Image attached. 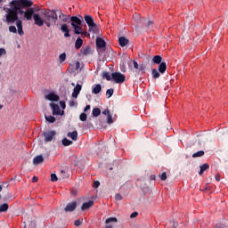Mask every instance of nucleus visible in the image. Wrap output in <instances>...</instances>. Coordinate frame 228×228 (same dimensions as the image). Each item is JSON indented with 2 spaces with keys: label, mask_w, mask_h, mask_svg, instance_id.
Segmentation results:
<instances>
[{
  "label": "nucleus",
  "mask_w": 228,
  "mask_h": 228,
  "mask_svg": "<svg viewBox=\"0 0 228 228\" xmlns=\"http://www.w3.org/2000/svg\"><path fill=\"white\" fill-rule=\"evenodd\" d=\"M92 206H94V200H89L87 202L83 203L81 209H82V211H86V210L90 209V208H92Z\"/></svg>",
  "instance_id": "f3484780"
},
{
  "label": "nucleus",
  "mask_w": 228,
  "mask_h": 228,
  "mask_svg": "<svg viewBox=\"0 0 228 228\" xmlns=\"http://www.w3.org/2000/svg\"><path fill=\"white\" fill-rule=\"evenodd\" d=\"M3 54H6V50L4 48H0V57L3 56Z\"/></svg>",
  "instance_id": "8fccbe9b"
},
{
  "label": "nucleus",
  "mask_w": 228,
  "mask_h": 228,
  "mask_svg": "<svg viewBox=\"0 0 228 228\" xmlns=\"http://www.w3.org/2000/svg\"><path fill=\"white\" fill-rule=\"evenodd\" d=\"M86 118H88L86 113L83 112L80 114L79 119L81 120V122H86Z\"/></svg>",
  "instance_id": "f704fd0d"
},
{
  "label": "nucleus",
  "mask_w": 228,
  "mask_h": 228,
  "mask_svg": "<svg viewBox=\"0 0 228 228\" xmlns=\"http://www.w3.org/2000/svg\"><path fill=\"white\" fill-rule=\"evenodd\" d=\"M44 161V156L42 155H37L33 159V165H40Z\"/></svg>",
  "instance_id": "aec40b11"
},
{
  "label": "nucleus",
  "mask_w": 228,
  "mask_h": 228,
  "mask_svg": "<svg viewBox=\"0 0 228 228\" xmlns=\"http://www.w3.org/2000/svg\"><path fill=\"white\" fill-rule=\"evenodd\" d=\"M69 106H76V102H74V101H70L69 102Z\"/></svg>",
  "instance_id": "69168bd1"
},
{
  "label": "nucleus",
  "mask_w": 228,
  "mask_h": 228,
  "mask_svg": "<svg viewBox=\"0 0 228 228\" xmlns=\"http://www.w3.org/2000/svg\"><path fill=\"white\" fill-rule=\"evenodd\" d=\"M83 86L79 84H77V86L73 89L72 97L73 99H77V95L81 93V89Z\"/></svg>",
  "instance_id": "2eb2a0df"
},
{
  "label": "nucleus",
  "mask_w": 228,
  "mask_h": 228,
  "mask_svg": "<svg viewBox=\"0 0 228 228\" xmlns=\"http://www.w3.org/2000/svg\"><path fill=\"white\" fill-rule=\"evenodd\" d=\"M79 67H81V63L79 61L76 62V70H77V69H79Z\"/></svg>",
  "instance_id": "bf43d9fd"
},
{
  "label": "nucleus",
  "mask_w": 228,
  "mask_h": 228,
  "mask_svg": "<svg viewBox=\"0 0 228 228\" xmlns=\"http://www.w3.org/2000/svg\"><path fill=\"white\" fill-rule=\"evenodd\" d=\"M115 199L116 200H122L123 199L122 194L120 193L116 194Z\"/></svg>",
  "instance_id": "49530a36"
},
{
  "label": "nucleus",
  "mask_w": 228,
  "mask_h": 228,
  "mask_svg": "<svg viewBox=\"0 0 228 228\" xmlns=\"http://www.w3.org/2000/svg\"><path fill=\"white\" fill-rule=\"evenodd\" d=\"M61 143L64 147H69V145H72L74 143V142L69 140L67 137H64L61 140Z\"/></svg>",
  "instance_id": "a878e982"
},
{
  "label": "nucleus",
  "mask_w": 228,
  "mask_h": 228,
  "mask_svg": "<svg viewBox=\"0 0 228 228\" xmlns=\"http://www.w3.org/2000/svg\"><path fill=\"white\" fill-rule=\"evenodd\" d=\"M204 154H205L204 151H199L192 154V158H202Z\"/></svg>",
  "instance_id": "473e14b6"
},
{
  "label": "nucleus",
  "mask_w": 228,
  "mask_h": 228,
  "mask_svg": "<svg viewBox=\"0 0 228 228\" xmlns=\"http://www.w3.org/2000/svg\"><path fill=\"white\" fill-rule=\"evenodd\" d=\"M51 181L52 183H56V181H58V176L56 175V174L51 175Z\"/></svg>",
  "instance_id": "79ce46f5"
},
{
  "label": "nucleus",
  "mask_w": 228,
  "mask_h": 228,
  "mask_svg": "<svg viewBox=\"0 0 228 228\" xmlns=\"http://www.w3.org/2000/svg\"><path fill=\"white\" fill-rule=\"evenodd\" d=\"M118 44H119L120 47H126V45H127V44H129V39L126 38V37H120L118 38Z\"/></svg>",
  "instance_id": "6ab92c4d"
},
{
  "label": "nucleus",
  "mask_w": 228,
  "mask_h": 228,
  "mask_svg": "<svg viewBox=\"0 0 228 228\" xmlns=\"http://www.w3.org/2000/svg\"><path fill=\"white\" fill-rule=\"evenodd\" d=\"M200 170L199 172V175H202V174H204V172H206V170H209V164L205 163V164L201 165L200 167Z\"/></svg>",
  "instance_id": "5701e85b"
},
{
  "label": "nucleus",
  "mask_w": 228,
  "mask_h": 228,
  "mask_svg": "<svg viewBox=\"0 0 228 228\" xmlns=\"http://www.w3.org/2000/svg\"><path fill=\"white\" fill-rule=\"evenodd\" d=\"M33 4L30 0H12L10 2L11 6H16L18 10L20 8H29Z\"/></svg>",
  "instance_id": "20e7f679"
},
{
  "label": "nucleus",
  "mask_w": 228,
  "mask_h": 228,
  "mask_svg": "<svg viewBox=\"0 0 228 228\" xmlns=\"http://www.w3.org/2000/svg\"><path fill=\"white\" fill-rule=\"evenodd\" d=\"M33 20H34V24L36 26H38V28H42V26L45 24V20H44L39 13H34Z\"/></svg>",
  "instance_id": "423d86ee"
},
{
  "label": "nucleus",
  "mask_w": 228,
  "mask_h": 228,
  "mask_svg": "<svg viewBox=\"0 0 228 228\" xmlns=\"http://www.w3.org/2000/svg\"><path fill=\"white\" fill-rule=\"evenodd\" d=\"M78 17L77 16H72L70 18L72 28H75L77 26H81V24H83V16L78 15Z\"/></svg>",
  "instance_id": "0eeeda50"
},
{
  "label": "nucleus",
  "mask_w": 228,
  "mask_h": 228,
  "mask_svg": "<svg viewBox=\"0 0 228 228\" xmlns=\"http://www.w3.org/2000/svg\"><path fill=\"white\" fill-rule=\"evenodd\" d=\"M120 70L121 72H126V66L120 65Z\"/></svg>",
  "instance_id": "4d7b16f0"
},
{
  "label": "nucleus",
  "mask_w": 228,
  "mask_h": 228,
  "mask_svg": "<svg viewBox=\"0 0 228 228\" xmlns=\"http://www.w3.org/2000/svg\"><path fill=\"white\" fill-rule=\"evenodd\" d=\"M77 208V202L72 201L71 203H69L65 207L64 211L66 213H72V211H74Z\"/></svg>",
  "instance_id": "f8f14e48"
},
{
  "label": "nucleus",
  "mask_w": 228,
  "mask_h": 228,
  "mask_svg": "<svg viewBox=\"0 0 228 228\" xmlns=\"http://www.w3.org/2000/svg\"><path fill=\"white\" fill-rule=\"evenodd\" d=\"M159 179H160V181H167V172H163V173L159 175Z\"/></svg>",
  "instance_id": "ea45409f"
},
{
  "label": "nucleus",
  "mask_w": 228,
  "mask_h": 228,
  "mask_svg": "<svg viewBox=\"0 0 228 228\" xmlns=\"http://www.w3.org/2000/svg\"><path fill=\"white\" fill-rule=\"evenodd\" d=\"M99 186H101V182H99V181H94V188H99Z\"/></svg>",
  "instance_id": "09e8293b"
},
{
  "label": "nucleus",
  "mask_w": 228,
  "mask_h": 228,
  "mask_svg": "<svg viewBox=\"0 0 228 228\" xmlns=\"http://www.w3.org/2000/svg\"><path fill=\"white\" fill-rule=\"evenodd\" d=\"M45 17V24L47 28H51V24H56L58 22V14L54 10H48L43 12Z\"/></svg>",
  "instance_id": "f257e3e1"
},
{
  "label": "nucleus",
  "mask_w": 228,
  "mask_h": 228,
  "mask_svg": "<svg viewBox=\"0 0 228 228\" xmlns=\"http://www.w3.org/2000/svg\"><path fill=\"white\" fill-rule=\"evenodd\" d=\"M96 47L97 49H100V51H106V41L101 37H98L96 39Z\"/></svg>",
  "instance_id": "9b49d317"
},
{
  "label": "nucleus",
  "mask_w": 228,
  "mask_h": 228,
  "mask_svg": "<svg viewBox=\"0 0 228 228\" xmlns=\"http://www.w3.org/2000/svg\"><path fill=\"white\" fill-rule=\"evenodd\" d=\"M68 138H71V140H73V142H77V131H73V132H69L67 134Z\"/></svg>",
  "instance_id": "4be33fe9"
},
{
  "label": "nucleus",
  "mask_w": 228,
  "mask_h": 228,
  "mask_svg": "<svg viewBox=\"0 0 228 228\" xmlns=\"http://www.w3.org/2000/svg\"><path fill=\"white\" fill-rule=\"evenodd\" d=\"M50 106L53 110V115H61L63 116L65 111L60 110V106L56 103H50Z\"/></svg>",
  "instance_id": "9d476101"
},
{
  "label": "nucleus",
  "mask_w": 228,
  "mask_h": 228,
  "mask_svg": "<svg viewBox=\"0 0 228 228\" xmlns=\"http://www.w3.org/2000/svg\"><path fill=\"white\" fill-rule=\"evenodd\" d=\"M102 115H107V116L110 115V110L106 109L105 110H103Z\"/></svg>",
  "instance_id": "603ef678"
},
{
  "label": "nucleus",
  "mask_w": 228,
  "mask_h": 228,
  "mask_svg": "<svg viewBox=\"0 0 228 228\" xmlns=\"http://www.w3.org/2000/svg\"><path fill=\"white\" fill-rule=\"evenodd\" d=\"M29 226L33 228H37V221L35 220L30 221Z\"/></svg>",
  "instance_id": "a18cd8bd"
},
{
  "label": "nucleus",
  "mask_w": 228,
  "mask_h": 228,
  "mask_svg": "<svg viewBox=\"0 0 228 228\" xmlns=\"http://www.w3.org/2000/svg\"><path fill=\"white\" fill-rule=\"evenodd\" d=\"M139 18V15L138 14H134V19H138Z\"/></svg>",
  "instance_id": "774afa93"
},
{
  "label": "nucleus",
  "mask_w": 228,
  "mask_h": 228,
  "mask_svg": "<svg viewBox=\"0 0 228 228\" xmlns=\"http://www.w3.org/2000/svg\"><path fill=\"white\" fill-rule=\"evenodd\" d=\"M177 227H179V224L174 222V224H173V228H177Z\"/></svg>",
  "instance_id": "0e129e2a"
},
{
  "label": "nucleus",
  "mask_w": 228,
  "mask_h": 228,
  "mask_svg": "<svg viewBox=\"0 0 228 228\" xmlns=\"http://www.w3.org/2000/svg\"><path fill=\"white\" fill-rule=\"evenodd\" d=\"M10 33H17V28L15 26L9 27Z\"/></svg>",
  "instance_id": "c03bdc74"
},
{
  "label": "nucleus",
  "mask_w": 228,
  "mask_h": 228,
  "mask_svg": "<svg viewBox=\"0 0 228 228\" xmlns=\"http://www.w3.org/2000/svg\"><path fill=\"white\" fill-rule=\"evenodd\" d=\"M107 123L113 124V116H111V114L107 116Z\"/></svg>",
  "instance_id": "a19ab883"
},
{
  "label": "nucleus",
  "mask_w": 228,
  "mask_h": 228,
  "mask_svg": "<svg viewBox=\"0 0 228 228\" xmlns=\"http://www.w3.org/2000/svg\"><path fill=\"white\" fill-rule=\"evenodd\" d=\"M81 35H84V37H90V33L88 32H82Z\"/></svg>",
  "instance_id": "680f3d73"
},
{
  "label": "nucleus",
  "mask_w": 228,
  "mask_h": 228,
  "mask_svg": "<svg viewBox=\"0 0 228 228\" xmlns=\"http://www.w3.org/2000/svg\"><path fill=\"white\" fill-rule=\"evenodd\" d=\"M92 54H94V49L88 45L83 46L80 50V56H90Z\"/></svg>",
  "instance_id": "6e6552de"
},
{
  "label": "nucleus",
  "mask_w": 228,
  "mask_h": 228,
  "mask_svg": "<svg viewBox=\"0 0 228 228\" xmlns=\"http://www.w3.org/2000/svg\"><path fill=\"white\" fill-rule=\"evenodd\" d=\"M21 8H23V7H20V9H18V12L20 13V15L25 14V12H26L22 11Z\"/></svg>",
  "instance_id": "5fc2aeb1"
},
{
  "label": "nucleus",
  "mask_w": 228,
  "mask_h": 228,
  "mask_svg": "<svg viewBox=\"0 0 228 228\" xmlns=\"http://www.w3.org/2000/svg\"><path fill=\"white\" fill-rule=\"evenodd\" d=\"M216 180L220 181V175H216Z\"/></svg>",
  "instance_id": "338daca9"
},
{
  "label": "nucleus",
  "mask_w": 228,
  "mask_h": 228,
  "mask_svg": "<svg viewBox=\"0 0 228 228\" xmlns=\"http://www.w3.org/2000/svg\"><path fill=\"white\" fill-rule=\"evenodd\" d=\"M83 45V39L81 37H77L75 42V49H81Z\"/></svg>",
  "instance_id": "bb28decb"
},
{
  "label": "nucleus",
  "mask_w": 228,
  "mask_h": 228,
  "mask_svg": "<svg viewBox=\"0 0 228 228\" xmlns=\"http://www.w3.org/2000/svg\"><path fill=\"white\" fill-rule=\"evenodd\" d=\"M9 208L10 206L8 205V203H4L0 205V213H6V211H8Z\"/></svg>",
  "instance_id": "cd10ccee"
},
{
  "label": "nucleus",
  "mask_w": 228,
  "mask_h": 228,
  "mask_svg": "<svg viewBox=\"0 0 228 228\" xmlns=\"http://www.w3.org/2000/svg\"><path fill=\"white\" fill-rule=\"evenodd\" d=\"M150 179H151V181H156V175H151L150 176Z\"/></svg>",
  "instance_id": "052dcab7"
},
{
  "label": "nucleus",
  "mask_w": 228,
  "mask_h": 228,
  "mask_svg": "<svg viewBox=\"0 0 228 228\" xmlns=\"http://www.w3.org/2000/svg\"><path fill=\"white\" fill-rule=\"evenodd\" d=\"M215 228H228L227 222L223 221L216 224Z\"/></svg>",
  "instance_id": "2f4dec72"
},
{
  "label": "nucleus",
  "mask_w": 228,
  "mask_h": 228,
  "mask_svg": "<svg viewBox=\"0 0 228 228\" xmlns=\"http://www.w3.org/2000/svg\"><path fill=\"white\" fill-rule=\"evenodd\" d=\"M60 63H63L67 60V53H63L59 56Z\"/></svg>",
  "instance_id": "c9c22d12"
},
{
  "label": "nucleus",
  "mask_w": 228,
  "mask_h": 228,
  "mask_svg": "<svg viewBox=\"0 0 228 228\" xmlns=\"http://www.w3.org/2000/svg\"><path fill=\"white\" fill-rule=\"evenodd\" d=\"M112 80L118 85H122V83H126V75L120 72H114L112 73Z\"/></svg>",
  "instance_id": "39448f33"
},
{
  "label": "nucleus",
  "mask_w": 228,
  "mask_h": 228,
  "mask_svg": "<svg viewBox=\"0 0 228 228\" xmlns=\"http://www.w3.org/2000/svg\"><path fill=\"white\" fill-rule=\"evenodd\" d=\"M37 182H38V177L33 176L32 183H37Z\"/></svg>",
  "instance_id": "13d9d810"
},
{
  "label": "nucleus",
  "mask_w": 228,
  "mask_h": 228,
  "mask_svg": "<svg viewBox=\"0 0 228 228\" xmlns=\"http://www.w3.org/2000/svg\"><path fill=\"white\" fill-rule=\"evenodd\" d=\"M102 78H103V79H106L107 81H111V79H113L112 77L110 76V73H108V72H106V71H104V72L102 73Z\"/></svg>",
  "instance_id": "72a5a7b5"
},
{
  "label": "nucleus",
  "mask_w": 228,
  "mask_h": 228,
  "mask_svg": "<svg viewBox=\"0 0 228 228\" xmlns=\"http://www.w3.org/2000/svg\"><path fill=\"white\" fill-rule=\"evenodd\" d=\"M113 222H118L117 217H109L105 220V224H111Z\"/></svg>",
  "instance_id": "4c0bfd02"
},
{
  "label": "nucleus",
  "mask_w": 228,
  "mask_h": 228,
  "mask_svg": "<svg viewBox=\"0 0 228 228\" xmlns=\"http://www.w3.org/2000/svg\"><path fill=\"white\" fill-rule=\"evenodd\" d=\"M6 22L13 24L19 20V9L16 6H11L7 8L5 14Z\"/></svg>",
  "instance_id": "f03ea898"
},
{
  "label": "nucleus",
  "mask_w": 228,
  "mask_h": 228,
  "mask_svg": "<svg viewBox=\"0 0 228 228\" xmlns=\"http://www.w3.org/2000/svg\"><path fill=\"white\" fill-rule=\"evenodd\" d=\"M152 24H154V22L152 20H148L147 21V28H151V26H152Z\"/></svg>",
  "instance_id": "864d4df0"
},
{
  "label": "nucleus",
  "mask_w": 228,
  "mask_h": 228,
  "mask_svg": "<svg viewBox=\"0 0 228 228\" xmlns=\"http://www.w3.org/2000/svg\"><path fill=\"white\" fill-rule=\"evenodd\" d=\"M44 136H45V142H53V140L56 136V131L52 130V131L45 132Z\"/></svg>",
  "instance_id": "1a4fd4ad"
},
{
  "label": "nucleus",
  "mask_w": 228,
  "mask_h": 228,
  "mask_svg": "<svg viewBox=\"0 0 228 228\" xmlns=\"http://www.w3.org/2000/svg\"><path fill=\"white\" fill-rule=\"evenodd\" d=\"M151 76H152L153 79H158V78H159V77L161 76V74H159V72L158 71V69H151Z\"/></svg>",
  "instance_id": "7c9ffc66"
},
{
  "label": "nucleus",
  "mask_w": 228,
  "mask_h": 228,
  "mask_svg": "<svg viewBox=\"0 0 228 228\" xmlns=\"http://www.w3.org/2000/svg\"><path fill=\"white\" fill-rule=\"evenodd\" d=\"M60 106L62 110H65V108H67V105L65 104V102L63 101H61L60 102Z\"/></svg>",
  "instance_id": "de8ad7c7"
},
{
  "label": "nucleus",
  "mask_w": 228,
  "mask_h": 228,
  "mask_svg": "<svg viewBox=\"0 0 228 228\" xmlns=\"http://www.w3.org/2000/svg\"><path fill=\"white\" fill-rule=\"evenodd\" d=\"M88 110H90V105H86L84 109V111L86 112Z\"/></svg>",
  "instance_id": "e2e57ef3"
},
{
  "label": "nucleus",
  "mask_w": 228,
  "mask_h": 228,
  "mask_svg": "<svg viewBox=\"0 0 228 228\" xmlns=\"http://www.w3.org/2000/svg\"><path fill=\"white\" fill-rule=\"evenodd\" d=\"M84 20L89 28V33H93L94 35H99V26H97V23L94 21V17H92V15L86 14L84 16Z\"/></svg>",
  "instance_id": "7ed1b4c3"
},
{
  "label": "nucleus",
  "mask_w": 228,
  "mask_h": 228,
  "mask_svg": "<svg viewBox=\"0 0 228 228\" xmlns=\"http://www.w3.org/2000/svg\"><path fill=\"white\" fill-rule=\"evenodd\" d=\"M35 14V10L33 8L28 9L27 12H25L24 17L27 19V20H31L33 19V15Z\"/></svg>",
  "instance_id": "dca6fc26"
},
{
  "label": "nucleus",
  "mask_w": 228,
  "mask_h": 228,
  "mask_svg": "<svg viewBox=\"0 0 228 228\" xmlns=\"http://www.w3.org/2000/svg\"><path fill=\"white\" fill-rule=\"evenodd\" d=\"M75 227H80V225H83V221L77 219L74 223Z\"/></svg>",
  "instance_id": "37998d69"
},
{
  "label": "nucleus",
  "mask_w": 228,
  "mask_h": 228,
  "mask_svg": "<svg viewBox=\"0 0 228 228\" xmlns=\"http://www.w3.org/2000/svg\"><path fill=\"white\" fill-rule=\"evenodd\" d=\"M102 90V86L101 84H97L93 86L92 94H94V95H97L98 94H101V91Z\"/></svg>",
  "instance_id": "a211bd4d"
},
{
  "label": "nucleus",
  "mask_w": 228,
  "mask_h": 228,
  "mask_svg": "<svg viewBox=\"0 0 228 228\" xmlns=\"http://www.w3.org/2000/svg\"><path fill=\"white\" fill-rule=\"evenodd\" d=\"M60 29L62 33H64L65 38H69L70 37V29L69 28V25L64 23L61 26Z\"/></svg>",
  "instance_id": "ddd939ff"
},
{
  "label": "nucleus",
  "mask_w": 228,
  "mask_h": 228,
  "mask_svg": "<svg viewBox=\"0 0 228 228\" xmlns=\"http://www.w3.org/2000/svg\"><path fill=\"white\" fill-rule=\"evenodd\" d=\"M138 62L136 61H134V68H135L136 69H138Z\"/></svg>",
  "instance_id": "6e6d98bb"
},
{
  "label": "nucleus",
  "mask_w": 228,
  "mask_h": 228,
  "mask_svg": "<svg viewBox=\"0 0 228 228\" xmlns=\"http://www.w3.org/2000/svg\"><path fill=\"white\" fill-rule=\"evenodd\" d=\"M162 60H163V57H161L160 55H155L153 56L152 58V61L153 63H155L156 65H159L161 64L162 62Z\"/></svg>",
  "instance_id": "393cba45"
},
{
  "label": "nucleus",
  "mask_w": 228,
  "mask_h": 228,
  "mask_svg": "<svg viewBox=\"0 0 228 228\" xmlns=\"http://www.w3.org/2000/svg\"><path fill=\"white\" fill-rule=\"evenodd\" d=\"M45 99L52 101V102H58V101H60V96L54 93H50L49 94L45 95Z\"/></svg>",
  "instance_id": "4468645a"
},
{
  "label": "nucleus",
  "mask_w": 228,
  "mask_h": 228,
  "mask_svg": "<svg viewBox=\"0 0 228 228\" xmlns=\"http://www.w3.org/2000/svg\"><path fill=\"white\" fill-rule=\"evenodd\" d=\"M114 92H115V90H113V88L108 89L106 91V95H109L108 99H110L113 95Z\"/></svg>",
  "instance_id": "58836bf2"
},
{
  "label": "nucleus",
  "mask_w": 228,
  "mask_h": 228,
  "mask_svg": "<svg viewBox=\"0 0 228 228\" xmlns=\"http://www.w3.org/2000/svg\"><path fill=\"white\" fill-rule=\"evenodd\" d=\"M16 26L18 28V34L22 37L24 35V30L22 29V20H17Z\"/></svg>",
  "instance_id": "412c9836"
},
{
  "label": "nucleus",
  "mask_w": 228,
  "mask_h": 228,
  "mask_svg": "<svg viewBox=\"0 0 228 228\" xmlns=\"http://www.w3.org/2000/svg\"><path fill=\"white\" fill-rule=\"evenodd\" d=\"M136 216H138V212H134L130 216V217H132V218H136Z\"/></svg>",
  "instance_id": "3c124183"
},
{
  "label": "nucleus",
  "mask_w": 228,
  "mask_h": 228,
  "mask_svg": "<svg viewBox=\"0 0 228 228\" xmlns=\"http://www.w3.org/2000/svg\"><path fill=\"white\" fill-rule=\"evenodd\" d=\"M75 35H81L83 33V28L79 25H77V27H73Z\"/></svg>",
  "instance_id": "c85d7f7f"
},
{
  "label": "nucleus",
  "mask_w": 228,
  "mask_h": 228,
  "mask_svg": "<svg viewBox=\"0 0 228 228\" xmlns=\"http://www.w3.org/2000/svg\"><path fill=\"white\" fill-rule=\"evenodd\" d=\"M99 115H101V109L99 108H94L93 110V116L94 117H99Z\"/></svg>",
  "instance_id": "e433bc0d"
},
{
  "label": "nucleus",
  "mask_w": 228,
  "mask_h": 228,
  "mask_svg": "<svg viewBox=\"0 0 228 228\" xmlns=\"http://www.w3.org/2000/svg\"><path fill=\"white\" fill-rule=\"evenodd\" d=\"M45 118L50 124H54V122H56V118H54V116H52V115H50V116L45 115Z\"/></svg>",
  "instance_id": "c756f323"
},
{
  "label": "nucleus",
  "mask_w": 228,
  "mask_h": 228,
  "mask_svg": "<svg viewBox=\"0 0 228 228\" xmlns=\"http://www.w3.org/2000/svg\"><path fill=\"white\" fill-rule=\"evenodd\" d=\"M159 74H163L164 72H167V62H161L159 65Z\"/></svg>",
  "instance_id": "b1692460"
}]
</instances>
